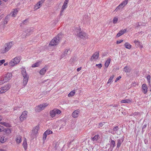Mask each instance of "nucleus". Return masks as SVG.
Instances as JSON below:
<instances>
[{"mask_svg": "<svg viewBox=\"0 0 151 151\" xmlns=\"http://www.w3.org/2000/svg\"><path fill=\"white\" fill-rule=\"evenodd\" d=\"M21 137L20 135H18L17 136L16 139V140L17 143H19L21 142Z\"/></svg>", "mask_w": 151, "mask_h": 151, "instance_id": "obj_27", "label": "nucleus"}, {"mask_svg": "<svg viewBox=\"0 0 151 151\" xmlns=\"http://www.w3.org/2000/svg\"><path fill=\"white\" fill-rule=\"evenodd\" d=\"M124 46L126 48L130 49L131 48L132 46L128 42H126L124 44Z\"/></svg>", "mask_w": 151, "mask_h": 151, "instance_id": "obj_33", "label": "nucleus"}, {"mask_svg": "<svg viewBox=\"0 0 151 151\" xmlns=\"http://www.w3.org/2000/svg\"><path fill=\"white\" fill-rule=\"evenodd\" d=\"M33 29L31 28H28L25 31V33H26V35L25 34L24 35V33L22 35V37L23 38L26 37V36H29L33 32Z\"/></svg>", "mask_w": 151, "mask_h": 151, "instance_id": "obj_10", "label": "nucleus"}, {"mask_svg": "<svg viewBox=\"0 0 151 151\" xmlns=\"http://www.w3.org/2000/svg\"><path fill=\"white\" fill-rule=\"evenodd\" d=\"M67 7V4L64 3L61 9V13H63L64 10Z\"/></svg>", "mask_w": 151, "mask_h": 151, "instance_id": "obj_34", "label": "nucleus"}, {"mask_svg": "<svg viewBox=\"0 0 151 151\" xmlns=\"http://www.w3.org/2000/svg\"><path fill=\"white\" fill-rule=\"evenodd\" d=\"M62 36L63 34L62 33L59 34L50 41L49 45L50 46H53L57 45L60 42V40L61 39Z\"/></svg>", "mask_w": 151, "mask_h": 151, "instance_id": "obj_1", "label": "nucleus"}, {"mask_svg": "<svg viewBox=\"0 0 151 151\" xmlns=\"http://www.w3.org/2000/svg\"><path fill=\"white\" fill-rule=\"evenodd\" d=\"M121 78V77L120 76H119L118 77H117L115 81V82H116L118 81L119 79H120Z\"/></svg>", "mask_w": 151, "mask_h": 151, "instance_id": "obj_54", "label": "nucleus"}, {"mask_svg": "<svg viewBox=\"0 0 151 151\" xmlns=\"http://www.w3.org/2000/svg\"><path fill=\"white\" fill-rule=\"evenodd\" d=\"M6 138H5L4 136H0V142L2 143L6 141Z\"/></svg>", "mask_w": 151, "mask_h": 151, "instance_id": "obj_28", "label": "nucleus"}, {"mask_svg": "<svg viewBox=\"0 0 151 151\" xmlns=\"http://www.w3.org/2000/svg\"><path fill=\"white\" fill-rule=\"evenodd\" d=\"M23 146L24 150H26L27 148V140L26 139H25L24 140L23 143Z\"/></svg>", "mask_w": 151, "mask_h": 151, "instance_id": "obj_24", "label": "nucleus"}, {"mask_svg": "<svg viewBox=\"0 0 151 151\" xmlns=\"http://www.w3.org/2000/svg\"><path fill=\"white\" fill-rule=\"evenodd\" d=\"M8 63L7 62V63H4V66H6V65H8Z\"/></svg>", "mask_w": 151, "mask_h": 151, "instance_id": "obj_63", "label": "nucleus"}, {"mask_svg": "<svg viewBox=\"0 0 151 151\" xmlns=\"http://www.w3.org/2000/svg\"><path fill=\"white\" fill-rule=\"evenodd\" d=\"M12 76V74L11 73H8L6 74L3 78H1L0 81H3V82L1 83L2 84L6 82L11 79Z\"/></svg>", "mask_w": 151, "mask_h": 151, "instance_id": "obj_3", "label": "nucleus"}, {"mask_svg": "<svg viewBox=\"0 0 151 151\" xmlns=\"http://www.w3.org/2000/svg\"><path fill=\"white\" fill-rule=\"evenodd\" d=\"M111 61V59L110 58H108L106 61L105 63V66L106 68H107L109 65V64L110 63Z\"/></svg>", "mask_w": 151, "mask_h": 151, "instance_id": "obj_26", "label": "nucleus"}, {"mask_svg": "<svg viewBox=\"0 0 151 151\" xmlns=\"http://www.w3.org/2000/svg\"><path fill=\"white\" fill-rule=\"evenodd\" d=\"M47 69V67L45 66L44 68L41 69L40 71V73L41 75H43L46 72Z\"/></svg>", "mask_w": 151, "mask_h": 151, "instance_id": "obj_17", "label": "nucleus"}, {"mask_svg": "<svg viewBox=\"0 0 151 151\" xmlns=\"http://www.w3.org/2000/svg\"><path fill=\"white\" fill-rule=\"evenodd\" d=\"M136 25H137L136 27L137 28L139 26H141L142 25V24L141 23H139V22L136 24Z\"/></svg>", "mask_w": 151, "mask_h": 151, "instance_id": "obj_51", "label": "nucleus"}, {"mask_svg": "<svg viewBox=\"0 0 151 151\" xmlns=\"http://www.w3.org/2000/svg\"><path fill=\"white\" fill-rule=\"evenodd\" d=\"M21 74L24 78H29V76L26 73V69L25 68H22L21 69Z\"/></svg>", "mask_w": 151, "mask_h": 151, "instance_id": "obj_11", "label": "nucleus"}, {"mask_svg": "<svg viewBox=\"0 0 151 151\" xmlns=\"http://www.w3.org/2000/svg\"><path fill=\"white\" fill-rule=\"evenodd\" d=\"M71 53V51L69 49H67L64 51L63 53L61 55V58H62L70 54Z\"/></svg>", "mask_w": 151, "mask_h": 151, "instance_id": "obj_12", "label": "nucleus"}, {"mask_svg": "<svg viewBox=\"0 0 151 151\" xmlns=\"http://www.w3.org/2000/svg\"><path fill=\"white\" fill-rule=\"evenodd\" d=\"M27 23V19H25L24 20V21L23 22V23L24 24H26Z\"/></svg>", "mask_w": 151, "mask_h": 151, "instance_id": "obj_60", "label": "nucleus"}, {"mask_svg": "<svg viewBox=\"0 0 151 151\" xmlns=\"http://www.w3.org/2000/svg\"><path fill=\"white\" fill-rule=\"evenodd\" d=\"M104 122H101L99 123V127H101L104 124Z\"/></svg>", "mask_w": 151, "mask_h": 151, "instance_id": "obj_48", "label": "nucleus"}, {"mask_svg": "<svg viewBox=\"0 0 151 151\" xmlns=\"http://www.w3.org/2000/svg\"><path fill=\"white\" fill-rule=\"evenodd\" d=\"M126 29H122L119 32L117 33L116 35V37H119L123 34L124 33L126 32Z\"/></svg>", "mask_w": 151, "mask_h": 151, "instance_id": "obj_20", "label": "nucleus"}, {"mask_svg": "<svg viewBox=\"0 0 151 151\" xmlns=\"http://www.w3.org/2000/svg\"><path fill=\"white\" fill-rule=\"evenodd\" d=\"M18 108V107H15L14 108V110H17V109Z\"/></svg>", "mask_w": 151, "mask_h": 151, "instance_id": "obj_64", "label": "nucleus"}, {"mask_svg": "<svg viewBox=\"0 0 151 151\" xmlns=\"http://www.w3.org/2000/svg\"><path fill=\"white\" fill-rule=\"evenodd\" d=\"M142 88L143 93L144 94H146L147 93V88L146 85L145 84H143L142 85Z\"/></svg>", "mask_w": 151, "mask_h": 151, "instance_id": "obj_19", "label": "nucleus"}, {"mask_svg": "<svg viewBox=\"0 0 151 151\" xmlns=\"http://www.w3.org/2000/svg\"><path fill=\"white\" fill-rule=\"evenodd\" d=\"M132 99H126L122 100L121 101V103H130L132 102Z\"/></svg>", "mask_w": 151, "mask_h": 151, "instance_id": "obj_23", "label": "nucleus"}, {"mask_svg": "<svg viewBox=\"0 0 151 151\" xmlns=\"http://www.w3.org/2000/svg\"><path fill=\"white\" fill-rule=\"evenodd\" d=\"M99 137V135H96L93 137L91 138L92 140L93 141L97 140Z\"/></svg>", "mask_w": 151, "mask_h": 151, "instance_id": "obj_35", "label": "nucleus"}, {"mask_svg": "<svg viewBox=\"0 0 151 151\" xmlns=\"http://www.w3.org/2000/svg\"><path fill=\"white\" fill-rule=\"evenodd\" d=\"M39 128L40 127L39 126H37L34 128V129L32 130V133L34 134H37L38 133Z\"/></svg>", "mask_w": 151, "mask_h": 151, "instance_id": "obj_18", "label": "nucleus"}, {"mask_svg": "<svg viewBox=\"0 0 151 151\" xmlns=\"http://www.w3.org/2000/svg\"><path fill=\"white\" fill-rule=\"evenodd\" d=\"M148 82L149 83H150V80L151 78V77L150 75H148L147 77Z\"/></svg>", "mask_w": 151, "mask_h": 151, "instance_id": "obj_45", "label": "nucleus"}, {"mask_svg": "<svg viewBox=\"0 0 151 151\" xmlns=\"http://www.w3.org/2000/svg\"><path fill=\"white\" fill-rule=\"evenodd\" d=\"M10 15L7 16H6V17L5 19H7V20H9V17H10Z\"/></svg>", "mask_w": 151, "mask_h": 151, "instance_id": "obj_56", "label": "nucleus"}, {"mask_svg": "<svg viewBox=\"0 0 151 151\" xmlns=\"http://www.w3.org/2000/svg\"><path fill=\"white\" fill-rule=\"evenodd\" d=\"M99 51H97L93 54L90 58V60L93 61V59H97L99 57Z\"/></svg>", "mask_w": 151, "mask_h": 151, "instance_id": "obj_13", "label": "nucleus"}, {"mask_svg": "<svg viewBox=\"0 0 151 151\" xmlns=\"http://www.w3.org/2000/svg\"><path fill=\"white\" fill-rule=\"evenodd\" d=\"M81 67L78 68H77V71L78 72V71H80L81 70Z\"/></svg>", "mask_w": 151, "mask_h": 151, "instance_id": "obj_58", "label": "nucleus"}, {"mask_svg": "<svg viewBox=\"0 0 151 151\" xmlns=\"http://www.w3.org/2000/svg\"><path fill=\"white\" fill-rule=\"evenodd\" d=\"M114 77V75H112V76H111L107 82V83H111Z\"/></svg>", "mask_w": 151, "mask_h": 151, "instance_id": "obj_41", "label": "nucleus"}, {"mask_svg": "<svg viewBox=\"0 0 151 151\" xmlns=\"http://www.w3.org/2000/svg\"><path fill=\"white\" fill-rule=\"evenodd\" d=\"M41 6L40 2H38L37 4L35 6L34 8L36 9H37L39 8Z\"/></svg>", "mask_w": 151, "mask_h": 151, "instance_id": "obj_30", "label": "nucleus"}, {"mask_svg": "<svg viewBox=\"0 0 151 151\" xmlns=\"http://www.w3.org/2000/svg\"><path fill=\"white\" fill-rule=\"evenodd\" d=\"M141 115V113L139 112H135L133 113L131 116H135L138 117H139Z\"/></svg>", "mask_w": 151, "mask_h": 151, "instance_id": "obj_29", "label": "nucleus"}, {"mask_svg": "<svg viewBox=\"0 0 151 151\" xmlns=\"http://www.w3.org/2000/svg\"><path fill=\"white\" fill-rule=\"evenodd\" d=\"M68 1L69 0H65L64 3L67 4Z\"/></svg>", "mask_w": 151, "mask_h": 151, "instance_id": "obj_57", "label": "nucleus"}, {"mask_svg": "<svg viewBox=\"0 0 151 151\" xmlns=\"http://www.w3.org/2000/svg\"><path fill=\"white\" fill-rule=\"evenodd\" d=\"M119 129V128L118 126H116L114 127L113 129V131L111 133L113 134H119L120 133H119V134L118 133V131Z\"/></svg>", "mask_w": 151, "mask_h": 151, "instance_id": "obj_15", "label": "nucleus"}, {"mask_svg": "<svg viewBox=\"0 0 151 151\" xmlns=\"http://www.w3.org/2000/svg\"><path fill=\"white\" fill-rule=\"evenodd\" d=\"M2 131L5 132L6 134L8 135L11 133V129L8 128L4 129H3Z\"/></svg>", "mask_w": 151, "mask_h": 151, "instance_id": "obj_21", "label": "nucleus"}, {"mask_svg": "<svg viewBox=\"0 0 151 151\" xmlns=\"http://www.w3.org/2000/svg\"><path fill=\"white\" fill-rule=\"evenodd\" d=\"M118 19L116 17H114L113 19V23L114 24H116L118 21Z\"/></svg>", "mask_w": 151, "mask_h": 151, "instance_id": "obj_42", "label": "nucleus"}, {"mask_svg": "<svg viewBox=\"0 0 151 151\" xmlns=\"http://www.w3.org/2000/svg\"><path fill=\"white\" fill-rule=\"evenodd\" d=\"M11 87L10 85L8 84L0 88V94L4 93L8 90Z\"/></svg>", "mask_w": 151, "mask_h": 151, "instance_id": "obj_7", "label": "nucleus"}, {"mask_svg": "<svg viewBox=\"0 0 151 151\" xmlns=\"http://www.w3.org/2000/svg\"><path fill=\"white\" fill-rule=\"evenodd\" d=\"M123 40H120L119 41H117L116 43L117 44H119L123 41Z\"/></svg>", "mask_w": 151, "mask_h": 151, "instance_id": "obj_52", "label": "nucleus"}, {"mask_svg": "<svg viewBox=\"0 0 151 151\" xmlns=\"http://www.w3.org/2000/svg\"><path fill=\"white\" fill-rule=\"evenodd\" d=\"M75 93V90L71 91L68 94V96H73Z\"/></svg>", "mask_w": 151, "mask_h": 151, "instance_id": "obj_37", "label": "nucleus"}, {"mask_svg": "<svg viewBox=\"0 0 151 151\" xmlns=\"http://www.w3.org/2000/svg\"><path fill=\"white\" fill-rule=\"evenodd\" d=\"M79 109H77L74 111L72 113V116L74 118H76L78 117L80 113Z\"/></svg>", "mask_w": 151, "mask_h": 151, "instance_id": "obj_14", "label": "nucleus"}, {"mask_svg": "<svg viewBox=\"0 0 151 151\" xmlns=\"http://www.w3.org/2000/svg\"><path fill=\"white\" fill-rule=\"evenodd\" d=\"M45 132L47 135H49V134H52V131H51L50 130H47L46 131H45Z\"/></svg>", "mask_w": 151, "mask_h": 151, "instance_id": "obj_43", "label": "nucleus"}, {"mask_svg": "<svg viewBox=\"0 0 151 151\" xmlns=\"http://www.w3.org/2000/svg\"><path fill=\"white\" fill-rule=\"evenodd\" d=\"M61 112L60 110L55 109L51 110L50 112V114L51 117L53 118L55 116L56 114H59Z\"/></svg>", "mask_w": 151, "mask_h": 151, "instance_id": "obj_5", "label": "nucleus"}, {"mask_svg": "<svg viewBox=\"0 0 151 151\" xmlns=\"http://www.w3.org/2000/svg\"><path fill=\"white\" fill-rule=\"evenodd\" d=\"M131 70V68L128 66H126L123 68V71L125 73H130Z\"/></svg>", "mask_w": 151, "mask_h": 151, "instance_id": "obj_22", "label": "nucleus"}, {"mask_svg": "<svg viewBox=\"0 0 151 151\" xmlns=\"http://www.w3.org/2000/svg\"><path fill=\"white\" fill-rule=\"evenodd\" d=\"M0 124L6 127H9V125L8 123L5 122H1Z\"/></svg>", "mask_w": 151, "mask_h": 151, "instance_id": "obj_40", "label": "nucleus"}, {"mask_svg": "<svg viewBox=\"0 0 151 151\" xmlns=\"http://www.w3.org/2000/svg\"><path fill=\"white\" fill-rule=\"evenodd\" d=\"M4 128L2 126L0 125V132L2 131Z\"/></svg>", "mask_w": 151, "mask_h": 151, "instance_id": "obj_55", "label": "nucleus"}, {"mask_svg": "<svg viewBox=\"0 0 151 151\" xmlns=\"http://www.w3.org/2000/svg\"><path fill=\"white\" fill-rule=\"evenodd\" d=\"M27 111H25L23 112L22 115L20 116V120L21 122L23 121L24 120L26 119L27 116Z\"/></svg>", "mask_w": 151, "mask_h": 151, "instance_id": "obj_9", "label": "nucleus"}, {"mask_svg": "<svg viewBox=\"0 0 151 151\" xmlns=\"http://www.w3.org/2000/svg\"><path fill=\"white\" fill-rule=\"evenodd\" d=\"M13 42L11 41L6 43L4 45V48L1 50V53H4L8 51L13 45Z\"/></svg>", "mask_w": 151, "mask_h": 151, "instance_id": "obj_2", "label": "nucleus"}, {"mask_svg": "<svg viewBox=\"0 0 151 151\" xmlns=\"http://www.w3.org/2000/svg\"><path fill=\"white\" fill-rule=\"evenodd\" d=\"M111 140V145H110V147H112V148H113L115 146V142L114 140H113L111 138L110 139Z\"/></svg>", "mask_w": 151, "mask_h": 151, "instance_id": "obj_36", "label": "nucleus"}, {"mask_svg": "<svg viewBox=\"0 0 151 151\" xmlns=\"http://www.w3.org/2000/svg\"><path fill=\"white\" fill-rule=\"evenodd\" d=\"M48 104L47 103H43L38 105L36 107L35 109L36 111L39 112L43 110L45 107L47 106Z\"/></svg>", "mask_w": 151, "mask_h": 151, "instance_id": "obj_6", "label": "nucleus"}, {"mask_svg": "<svg viewBox=\"0 0 151 151\" xmlns=\"http://www.w3.org/2000/svg\"><path fill=\"white\" fill-rule=\"evenodd\" d=\"M20 60V58L18 57H15L13 60H12L9 63V65L11 66H14L16 65L19 63Z\"/></svg>", "mask_w": 151, "mask_h": 151, "instance_id": "obj_4", "label": "nucleus"}, {"mask_svg": "<svg viewBox=\"0 0 151 151\" xmlns=\"http://www.w3.org/2000/svg\"><path fill=\"white\" fill-rule=\"evenodd\" d=\"M76 31L78 32L77 34L78 36L81 38H84L86 35V34L84 32L80 31L79 29H77Z\"/></svg>", "mask_w": 151, "mask_h": 151, "instance_id": "obj_8", "label": "nucleus"}, {"mask_svg": "<svg viewBox=\"0 0 151 151\" xmlns=\"http://www.w3.org/2000/svg\"><path fill=\"white\" fill-rule=\"evenodd\" d=\"M40 65V62H37L32 65V67H38Z\"/></svg>", "mask_w": 151, "mask_h": 151, "instance_id": "obj_38", "label": "nucleus"}, {"mask_svg": "<svg viewBox=\"0 0 151 151\" xmlns=\"http://www.w3.org/2000/svg\"><path fill=\"white\" fill-rule=\"evenodd\" d=\"M29 78H23V86H25L27 84L28 82Z\"/></svg>", "mask_w": 151, "mask_h": 151, "instance_id": "obj_25", "label": "nucleus"}, {"mask_svg": "<svg viewBox=\"0 0 151 151\" xmlns=\"http://www.w3.org/2000/svg\"><path fill=\"white\" fill-rule=\"evenodd\" d=\"M62 124L61 125V127L60 128H63L64 126H65L66 125V123L64 122H63L62 123Z\"/></svg>", "mask_w": 151, "mask_h": 151, "instance_id": "obj_46", "label": "nucleus"}, {"mask_svg": "<svg viewBox=\"0 0 151 151\" xmlns=\"http://www.w3.org/2000/svg\"><path fill=\"white\" fill-rule=\"evenodd\" d=\"M144 142L145 144H147V143L148 142V140L147 139H145L144 140Z\"/></svg>", "mask_w": 151, "mask_h": 151, "instance_id": "obj_61", "label": "nucleus"}, {"mask_svg": "<svg viewBox=\"0 0 151 151\" xmlns=\"http://www.w3.org/2000/svg\"><path fill=\"white\" fill-rule=\"evenodd\" d=\"M134 42L135 44H136L137 43H138V44H139L140 43V42L139 41L137 40H135L134 41Z\"/></svg>", "mask_w": 151, "mask_h": 151, "instance_id": "obj_53", "label": "nucleus"}, {"mask_svg": "<svg viewBox=\"0 0 151 151\" xmlns=\"http://www.w3.org/2000/svg\"><path fill=\"white\" fill-rule=\"evenodd\" d=\"M45 1V0H41V1H39L40 2L41 5L42 3H43Z\"/></svg>", "mask_w": 151, "mask_h": 151, "instance_id": "obj_59", "label": "nucleus"}, {"mask_svg": "<svg viewBox=\"0 0 151 151\" xmlns=\"http://www.w3.org/2000/svg\"><path fill=\"white\" fill-rule=\"evenodd\" d=\"M5 60H0V66L3 63L5 62Z\"/></svg>", "mask_w": 151, "mask_h": 151, "instance_id": "obj_49", "label": "nucleus"}, {"mask_svg": "<svg viewBox=\"0 0 151 151\" xmlns=\"http://www.w3.org/2000/svg\"><path fill=\"white\" fill-rule=\"evenodd\" d=\"M123 8V7L122 6H121L120 4H119L115 9L114 11H117L119 10L122 9Z\"/></svg>", "mask_w": 151, "mask_h": 151, "instance_id": "obj_39", "label": "nucleus"}, {"mask_svg": "<svg viewBox=\"0 0 151 151\" xmlns=\"http://www.w3.org/2000/svg\"><path fill=\"white\" fill-rule=\"evenodd\" d=\"M123 137H122L121 138L118 139L117 145L116 146L117 148H119L120 146L122 143L123 142Z\"/></svg>", "mask_w": 151, "mask_h": 151, "instance_id": "obj_16", "label": "nucleus"}, {"mask_svg": "<svg viewBox=\"0 0 151 151\" xmlns=\"http://www.w3.org/2000/svg\"><path fill=\"white\" fill-rule=\"evenodd\" d=\"M47 135V134L45 132L43 135V140H45Z\"/></svg>", "mask_w": 151, "mask_h": 151, "instance_id": "obj_44", "label": "nucleus"}, {"mask_svg": "<svg viewBox=\"0 0 151 151\" xmlns=\"http://www.w3.org/2000/svg\"><path fill=\"white\" fill-rule=\"evenodd\" d=\"M128 1L127 0H125L123 1L120 4L122 6L123 8L128 3Z\"/></svg>", "mask_w": 151, "mask_h": 151, "instance_id": "obj_32", "label": "nucleus"}, {"mask_svg": "<svg viewBox=\"0 0 151 151\" xmlns=\"http://www.w3.org/2000/svg\"><path fill=\"white\" fill-rule=\"evenodd\" d=\"M17 9H14V10L10 14L12 17H15L17 15Z\"/></svg>", "mask_w": 151, "mask_h": 151, "instance_id": "obj_31", "label": "nucleus"}, {"mask_svg": "<svg viewBox=\"0 0 151 151\" xmlns=\"http://www.w3.org/2000/svg\"><path fill=\"white\" fill-rule=\"evenodd\" d=\"M8 20L7 19H5L4 21V24H6Z\"/></svg>", "mask_w": 151, "mask_h": 151, "instance_id": "obj_62", "label": "nucleus"}, {"mask_svg": "<svg viewBox=\"0 0 151 151\" xmlns=\"http://www.w3.org/2000/svg\"><path fill=\"white\" fill-rule=\"evenodd\" d=\"M146 127H147L146 124L144 125L142 127V132H143L144 131V129L146 128Z\"/></svg>", "mask_w": 151, "mask_h": 151, "instance_id": "obj_50", "label": "nucleus"}, {"mask_svg": "<svg viewBox=\"0 0 151 151\" xmlns=\"http://www.w3.org/2000/svg\"><path fill=\"white\" fill-rule=\"evenodd\" d=\"M96 66L98 67L99 68H101L102 67V65L101 64H96Z\"/></svg>", "mask_w": 151, "mask_h": 151, "instance_id": "obj_47", "label": "nucleus"}]
</instances>
